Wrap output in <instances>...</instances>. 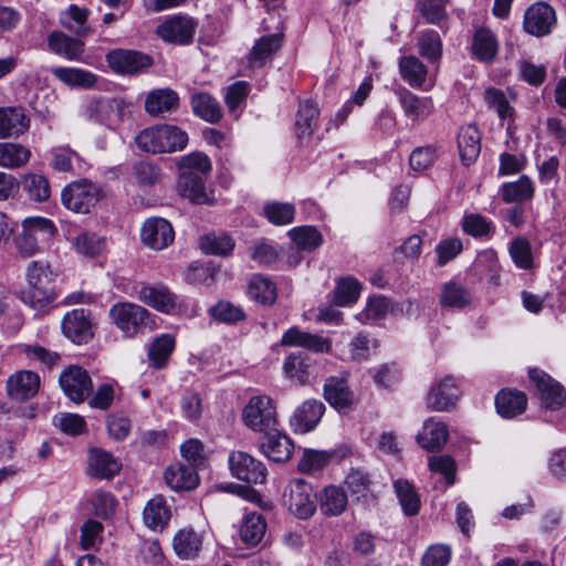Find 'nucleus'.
<instances>
[{
	"mask_svg": "<svg viewBox=\"0 0 566 566\" xmlns=\"http://www.w3.org/2000/svg\"><path fill=\"white\" fill-rule=\"evenodd\" d=\"M28 286L19 292V298L35 311H43L56 298L50 286L52 272L48 264L31 261L25 270Z\"/></svg>",
	"mask_w": 566,
	"mask_h": 566,
	"instance_id": "obj_1",
	"label": "nucleus"
},
{
	"mask_svg": "<svg viewBox=\"0 0 566 566\" xmlns=\"http://www.w3.org/2000/svg\"><path fill=\"white\" fill-rule=\"evenodd\" d=\"M57 229L53 221L44 217H28L22 221V230L15 237L18 252L29 258L34 255L56 234Z\"/></svg>",
	"mask_w": 566,
	"mask_h": 566,
	"instance_id": "obj_2",
	"label": "nucleus"
},
{
	"mask_svg": "<svg viewBox=\"0 0 566 566\" xmlns=\"http://www.w3.org/2000/svg\"><path fill=\"white\" fill-rule=\"evenodd\" d=\"M111 322L125 337H135L151 327L150 313L143 306L130 302H118L109 308Z\"/></svg>",
	"mask_w": 566,
	"mask_h": 566,
	"instance_id": "obj_3",
	"label": "nucleus"
},
{
	"mask_svg": "<svg viewBox=\"0 0 566 566\" xmlns=\"http://www.w3.org/2000/svg\"><path fill=\"white\" fill-rule=\"evenodd\" d=\"M244 424L255 432H268L277 427V413L273 399L266 395L253 396L243 408Z\"/></svg>",
	"mask_w": 566,
	"mask_h": 566,
	"instance_id": "obj_4",
	"label": "nucleus"
},
{
	"mask_svg": "<svg viewBox=\"0 0 566 566\" xmlns=\"http://www.w3.org/2000/svg\"><path fill=\"white\" fill-rule=\"evenodd\" d=\"M317 496L311 483L302 480H292L283 493V505L295 517L310 518L316 511Z\"/></svg>",
	"mask_w": 566,
	"mask_h": 566,
	"instance_id": "obj_5",
	"label": "nucleus"
},
{
	"mask_svg": "<svg viewBox=\"0 0 566 566\" xmlns=\"http://www.w3.org/2000/svg\"><path fill=\"white\" fill-rule=\"evenodd\" d=\"M99 199V188L88 179L72 181L61 192L62 205L76 213H88Z\"/></svg>",
	"mask_w": 566,
	"mask_h": 566,
	"instance_id": "obj_6",
	"label": "nucleus"
},
{
	"mask_svg": "<svg viewBox=\"0 0 566 566\" xmlns=\"http://www.w3.org/2000/svg\"><path fill=\"white\" fill-rule=\"evenodd\" d=\"M557 23L555 9L544 1L528 7L523 18V29L527 34L543 38L552 33Z\"/></svg>",
	"mask_w": 566,
	"mask_h": 566,
	"instance_id": "obj_7",
	"label": "nucleus"
},
{
	"mask_svg": "<svg viewBox=\"0 0 566 566\" xmlns=\"http://www.w3.org/2000/svg\"><path fill=\"white\" fill-rule=\"evenodd\" d=\"M64 394L74 402H83L93 390V381L88 373L76 365L64 369L59 378Z\"/></svg>",
	"mask_w": 566,
	"mask_h": 566,
	"instance_id": "obj_8",
	"label": "nucleus"
},
{
	"mask_svg": "<svg viewBox=\"0 0 566 566\" xmlns=\"http://www.w3.org/2000/svg\"><path fill=\"white\" fill-rule=\"evenodd\" d=\"M229 467L233 476L248 483L261 484L266 479V469L263 463L243 451L230 453Z\"/></svg>",
	"mask_w": 566,
	"mask_h": 566,
	"instance_id": "obj_9",
	"label": "nucleus"
},
{
	"mask_svg": "<svg viewBox=\"0 0 566 566\" xmlns=\"http://www.w3.org/2000/svg\"><path fill=\"white\" fill-rule=\"evenodd\" d=\"M109 67L124 75H133L142 72L153 64L149 55L135 50L116 49L107 53Z\"/></svg>",
	"mask_w": 566,
	"mask_h": 566,
	"instance_id": "obj_10",
	"label": "nucleus"
},
{
	"mask_svg": "<svg viewBox=\"0 0 566 566\" xmlns=\"http://www.w3.org/2000/svg\"><path fill=\"white\" fill-rule=\"evenodd\" d=\"M530 378L535 385L542 405L551 410L562 408L566 401V391L560 384L539 369H531Z\"/></svg>",
	"mask_w": 566,
	"mask_h": 566,
	"instance_id": "obj_11",
	"label": "nucleus"
},
{
	"mask_svg": "<svg viewBox=\"0 0 566 566\" xmlns=\"http://www.w3.org/2000/svg\"><path fill=\"white\" fill-rule=\"evenodd\" d=\"M197 23L192 18L174 15L157 28V34L165 42L188 44L192 42Z\"/></svg>",
	"mask_w": 566,
	"mask_h": 566,
	"instance_id": "obj_12",
	"label": "nucleus"
},
{
	"mask_svg": "<svg viewBox=\"0 0 566 566\" xmlns=\"http://www.w3.org/2000/svg\"><path fill=\"white\" fill-rule=\"evenodd\" d=\"M140 238L146 247L160 251L174 242L175 231L166 219L154 217L145 221Z\"/></svg>",
	"mask_w": 566,
	"mask_h": 566,
	"instance_id": "obj_13",
	"label": "nucleus"
},
{
	"mask_svg": "<svg viewBox=\"0 0 566 566\" xmlns=\"http://www.w3.org/2000/svg\"><path fill=\"white\" fill-rule=\"evenodd\" d=\"M460 398V389L452 376H447L431 386L427 406L434 411L451 410Z\"/></svg>",
	"mask_w": 566,
	"mask_h": 566,
	"instance_id": "obj_14",
	"label": "nucleus"
},
{
	"mask_svg": "<svg viewBox=\"0 0 566 566\" xmlns=\"http://www.w3.org/2000/svg\"><path fill=\"white\" fill-rule=\"evenodd\" d=\"M62 332L75 344L87 343L93 337L90 313L84 308L67 312L62 321Z\"/></svg>",
	"mask_w": 566,
	"mask_h": 566,
	"instance_id": "obj_15",
	"label": "nucleus"
},
{
	"mask_svg": "<svg viewBox=\"0 0 566 566\" xmlns=\"http://www.w3.org/2000/svg\"><path fill=\"white\" fill-rule=\"evenodd\" d=\"M40 387V377L32 370H18L7 379V394L17 401L33 398Z\"/></svg>",
	"mask_w": 566,
	"mask_h": 566,
	"instance_id": "obj_16",
	"label": "nucleus"
},
{
	"mask_svg": "<svg viewBox=\"0 0 566 566\" xmlns=\"http://www.w3.org/2000/svg\"><path fill=\"white\" fill-rule=\"evenodd\" d=\"M323 395L325 400L339 412L349 410L355 402L354 392L345 377H328L323 387Z\"/></svg>",
	"mask_w": 566,
	"mask_h": 566,
	"instance_id": "obj_17",
	"label": "nucleus"
},
{
	"mask_svg": "<svg viewBox=\"0 0 566 566\" xmlns=\"http://www.w3.org/2000/svg\"><path fill=\"white\" fill-rule=\"evenodd\" d=\"M262 433L263 438L260 448L268 459L280 463L291 458L294 444L285 433L281 432L276 427L274 430Z\"/></svg>",
	"mask_w": 566,
	"mask_h": 566,
	"instance_id": "obj_18",
	"label": "nucleus"
},
{
	"mask_svg": "<svg viewBox=\"0 0 566 566\" xmlns=\"http://www.w3.org/2000/svg\"><path fill=\"white\" fill-rule=\"evenodd\" d=\"M325 412V406L316 399H308L296 408L290 419V423L295 432L306 433L312 431Z\"/></svg>",
	"mask_w": 566,
	"mask_h": 566,
	"instance_id": "obj_19",
	"label": "nucleus"
},
{
	"mask_svg": "<svg viewBox=\"0 0 566 566\" xmlns=\"http://www.w3.org/2000/svg\"><path fill=\"white\" fill-rule=\"evenodd\" d=\"M281 345L302 347L313 353H329L332 349L329 338L301 331L297 327H291L284 333Z\"/></svg>",
	"mask_w": 566,
	"mask_h": 566,
	"instance_id": "obj_20",
	"label": "nucleus"
},
{
	"mask_svg": "<svg viewBox=\"0 0 566 566\" xmlns=\"http://www.w3.org/2000/svg\"><path fill=\"white\" fill-rule=\"evenodd\" d=\"M138 298L153 308L171 314L178 306V296L166 286H143Z\"/></svg>",
	"mask_w": 566,
	"mask_h": 566,
	"instance_id": "obj_21",
	"label": "nucleus"
},
{
	"mask_svg": "<svg viewBox=\"0 0 566 566\" xmlns=\"http://www.w3.org/2000/svg\"><path fill=\"white\" fill-rule=\"evenodd\" d=\"M282 46V35L274 33L258 39L251 48L247 61L251 69H261Z\"/></svg>",
	"mask_w": 566,
	"mask_h": 566,
	"instance_id": "obj_22",
	"label": "nucleus"
},
{
	"mask_svg": "<svg viewBox=\"0 0 566 566\" xmlns=\"http://www.w3.org/2000/svg\"><path fill=\"white\" fill-rule=\"evenodd\" d=\"M458 148L467 166L476 160L481 151V133L474 124L461 126L458 133Z\"/></svg>",
	"mask_w": 566,
	"mask_h": 566,
	"instance_id": "obj_23",
	"label": "nucleus"
},
{
	"mask_svg": "<svg viewBox=\"0 0 566 566\" xmlns=\"http://www.w3.org/2000/svg\"><path fill=\"white\" fill-rule=\"evenodd\" d=\"M30 127V119L19 107L0 108V138L18 137Z\"/></svg>",
	"mask_w": 566,
	"mask_h": 566,
	"instance_id": "obj_24",
	"label": "nucleus"
},
{
	"mask_svg": "<svg viewBox=\"0 0 566 566\" xmlns=\"http://www.w3.org/2000/svg\"><path fill=\"white\" fill-rule=\"evenodd\" d=\"M449 439V430L444 422L434 418L428 419L422 427V431L417 436V441L421 448L429 452L441 450Z\"/></svg>",
	"mask_w": 566,
	"mask_h": 566,
	"instance_id": "obj_25",
	"label": "nucleus"
},
{
	"mask_svg": "<svg viewBox=\"0 0 566 566\" xmlns=\"http://www.w3.org/2000/svg\"><path fill=\"white\" fill-rule=\"evenodd\" d=\"M49 49L70 61H80L84 53V42L72 38L61 31H53L48 35Z\"/></svg>",
	"mask_w": 566,
	"mask_h": 566,
	"instance_id": "obj_26",
	"label": "nucleus"
},
{
	"mask_svg": "<svg viewBox=\"0 0 566 566\" xmlns=\"http://www.w3.org/2000/svg\"><path fill=\"white\" fill-rule=\"evenodd\" d=\"M164 479L166 484L175 491H189L199 483L196 469L182 463L168 467L164 473Z\"/></svg>",
	"mask_w": 566,
	"mask_h": 566,
	"instance_id": "obj_27",
	"label": "nucleus"
},
{
	"mask_svg": "<svg viewBox=\"0 0 566 566\" xmlns=\"http://www.w3.org/2000/svg\"><path fill=\"white\" fill-rule=\"evenodd\" d=\"M170 516V507L163 495L150 499L143 512L144 523L154 531H161L168 524Z\"/></svg>",
	"mask_w": 566,
	"mask_h": 566,
	"instance_id": "obj_28",
	"label": "nucleus"
},
{
	"mask_svg": "<svg viewBox=\"0 0 566 566\" xmlns=\"http://www.w3.org/2000/svg\"><path fill=\"white\" fill-rule=\"evenodd\" d=\"M120 462L109 452L92 449L90 453V473L99 479H111L120 471Z\"/></svg>",
	"mask_w": 566,
	"mask_h": 566,
	"instance_id": "obj_29",
	"label": "nucleus"
},
{
	"mask_svg": "<svg viewBox=\"0 0 566 566\" xmlns=\"http://www.w3.org/2000/svg\"><path fill=\"white\" fill-rule=\"evenodd\" d=\"M348 505L346 492L337 485H328L319 495V510L325 516H339Z\"/></svg>",
	"mask_w": 566,
	"mask_h": 566,
	"instance_id": "obj_30",
	"label": "nucleus"
},
{
	"mask_svg": "<svg viewBox=\"0 0 566 566\" xmlns=\"http://www.w3.org/2000/svg\"><path fill=\"white\" fill-rule=\"evenodd\" d=\"M527 398L522 391L502 389L495 397V406L503 418H514L525 411Z\"/></svg>",
	"mask_w": 566,
	"mask_h": 566,
	"instance_id": "obj_31",
	"label": "nucleus"
},
{
	"mask_svg": "<svg viewBox=\"0 0 566 566\" xmlns=\"http://www.w3.org/2000/svg\"><path fill=\"white\" fill-rule=\"evenodd\" d=\"M398 95L405 114L412 119H424L433 112L431 97L417 96L406 88H401Z\"/></svg>",
	"mask_w": 566,
	"mask_h": 566,
	"instance_id": "obj_32",
	"label": "nucleus"
},
{
	"mask_svg": "<svg viewBox=\"0 0 566 566\" xmlns=\"http://www.w3.org/2000/svg\"><path fill=\"white\" fill-rule=\"evenodd\" d=\"M178 94L170 88H159L150 92L145 101V109L151 116H159L177 108Z\"/></svg>",
	"mask_w": 566,
	"mask_h": 566,
	"instance_id": "obj_33",
	"label": "nucleus"
},
{
	"mask_svg": "<svg viewBox=\"0 0 566 566\" xmlns=\"http://www.w3.org/2000/svg\"><path fill=\"white\" fill-rule=\"evenodd\" d=\"M439 303L442 307L462 310L472 303V294L462 284L450 281L442 285Z\"/></svg>",
	"mask_w": 566,
	"mask_h": 566,
	"instance_id": "obj_34",
	"label": "nucleus"
},
{
	"mask_svg": "<svg viewBox=\"0 0 566 566\" xmlns=\"http://www.w3.org/2000/svg\"><path fill=\"white\" fill-rule=\"evenodd\" d=\"M318 108L311 101L301 102L295 116V135L298 140L310 138L317 127Z\"/></svg>",
	"mask_w": 566,
	"mask_h": 566,
	"instance_id": "obj_35",
	"label": "nucleus"
},
{
	"mask_svg": "<svg viewBox=\"0 0 566 566\" xmlns=\"http://www.w3.org/2000/svg\"><path fill=\"white\" fill-rule=\"evenodd\" d=\"M175 344V337L171 334H161L156 337L148 346L149 365L156 369L164 368L174 352Z\"/></svg>",
	"mask_w": 566,
	"mask_h": 566,
	"instance_id": "obj_36",
	"label": "nucleus"
},
{
	"mask_svg": "<svg viewBox=\"0 0 566 566\" xmlns=\"http://www.w3.org/2000/svg\"><path fill=\"white\" fill-rule=\"evenodd\" d=\"M22 188L33 202H45L51 197V185L42 174L29 172L22 176Z\"/></svg>",
	"mask_w": 566,
	"mask_h": 566,
	"instance_id": "obj_37",
	"label": "nucleus"
},
{
	"mask_svg": "<svg viewBox=\"0 0 566 566\" xmlns=\"http://www.w3.org/2000/svg\"><path fill=\"white\" fill-rule=\"evenodd\" d=\"M172 545L179 557L184 559L193 558L201 549L202 537L192 528H184L175 535Z\"/></svg>",
	"mask_w": 566,
	"mask_h": 566,
	"instance_id": "obj_38",
	"label": "nucleus"
},
{
	"mask_svg": "<svg viewBox=\"0 0 566 566\" xmlns=\"http://www.w3.org/2000/svg\"><path fill=\"white\" fill-rule=\"evenodd\" d=\"M191 107L197 116L209 123H218L222 117L218 101L205 92H198L191 96Z\"/></svg>",
	"mask_w": 566,
	"mask_h": 566,
	"instance_id": "obj_39",
	"label": "nucleus"
},
{
	"mask_svg": "<svg viewBox=\"0 0 566 566\" xmlns=\"http://www.w3.org/2000/svg\"><path fill=\"white\" fill-rule=\"evenodd\" d=\"M178 188L180 195L192 202L203 203L207 200L205 180L193 171L179 175Z\"/></svg>",
	"mask_w": 566,
	"mask_h": 566,
	"instance_id": "obj_40",
	"label": "nucleus"
},
{
	"mask_svg": "<svg viewBox=\"0 0 566 566\" xmlns=\"http://www.w3.org/2000/svg\"><path fill=\"white\" fill-rule=\"evenodd\" d=\"M401 77L415 88H421L426 82L428 70L415 55L402 56L399 60Z\"/></svg>",
	"mask_w": 566,
	"mask_h": 566,
	"instance_id": "obj_41",
	"label": "nucleus"
},
{
	"mask_svg": "<svg viewBox=\"0 0 566 566\" xmlns=\"http://www.w3.org/2000/svg\"><path fill=\"white\" fill-rule=\"evenodd\" d=\"M472 53L482 62H490L495 57L497 53V41L489 29L480 28L474 32Z\"/></svg>",
	"mask_w": 566,
	"mask_h": 566,
	"instance_id": "obj_42",
	"label": "nucleus"
},
{
	"mask_svg": "<svg viewBox=\"0 0 566 566\" xmlns=\"http://www.w3.org/2000/svg\"><path fill=\"white\" fill-rule=\"evenodd\" d=\"M31 158V151L18 143H0V166L15 169L25 166Z\"/></svg>",
	"mask_w": 566,
	"mask_h": 566,
	"instance_id": "obj_43",
	"label": "nucleus"
},
{
	"mask_svg": "<svg viewBox=\"0 0 566 566\" xmlns=\"http://www.w3.org/2000/svg\"><path fill=\"white\" fill-rule=\"evenodd\" d=\"M123 102L118 99H93L86 106L88 118L108 125L112 122L113 113L120 117Z\"/></svg>",
	"mask_w": 566,
	"mask_h": 566,
	"instance_id": "obj_44",
	"label": "nucleus"
},
{
	"mask_svg": "<svg viewBox=\"0 0 566 566\" xmlns=\"http://www.w3.org/2000/svg\"><path fill=\"white\" fill-rule=\"evenodd\" d=\"M266 523L259 513H248L240 526V538L247 545H256L265 534Z\"/></svg>",
	"mask_w": 566,
	"mask_h": 566,
	"instance_id": "obj_45",
	"label": "nucleus"
},
{
	"mask_svg": "<svg viewBox=\"0 0 566 566\" xmlns=\"http://www.w3.org/2000/svg\"><path fill=\"white\" fill-rule=\"evenodd\" d=\"M394 488L403 513L407 516L417 515L420 510V497L413 485L407 480L399 479L395 481Z\"/></svg>",
	"mask_w": 566,
	"mask_h": 566,
	"instance_id": "obj_46",
	"label": "nucleus"
},
{
	"mask_svg": "<svg viewBox=\"0 0 566 566\" xmlns=\"http://www.w3.org/2000/svg\"><path fill=\"white\" fill-rule=\"evenodd\" d=\"M248 294L263 305H271L276 300V286L270 279L258 274L249 283Z\"/></svg>",
	"mask_w": 566,
	"mask_h": 566,
	"instance_id": "obj_47",
	"label": "nucleus"
},
{
	"mask_svg": "<svg viewBox=\"0 0 566 566\" xmlns=\"http://www.w3.org/2000/svg\"><path fill=\"white\" fill-rule=\"evenodd\" d=\"M52 73L56 78L70 86L90 88L96 83V76L93 73L81 69L57 67Z\"/></svg>",
	"mask_w": 566,
	"mask_h": 566,
	"instance_id": "obj_48",
	"label": "nucleus"
},
{
	"mask_svg": "<svg viewBox=\"0 0 566 566\" xmlns=\"http://www.w3.org/2000/svg\"><path fill=\"white\" fill-rule=\"evenodd\" d=\"M289 235L296 248L304 251H312L318 248L323 242L319 231L312 226H302L289 231Z\"/></svg>",
	"mask_w": 566,
	"mask_h": 566,
	"instance_id": "obj_49",
	"label": "nucleus"
},
{
	"mask_svg": "<svg viewBox=\"0 0 566 566\" xmlns=\"http://www.w3.org/2000/svg\"><path fill=\"white\" fill-rule=\"evenodd\" d=\"M161 149L164 153L180 151L188 144V134L174 125H159Z\"/></svg>",
	"mask_w": 566,
	"mask_h": 566,
	"instance_id": "obj_50",
	"label": "nucleus"
},
{
	"mask_svg": "<svg viewBox=\"0 0 566 566\" xmlns=\"http://www.w3.org/2000/svg\"><path fill=\"white\" fill-rule=\"evenodd\" d=\"M265 218L274 226H286L293 222L295 207L287 202L269 201L263 206Z\"/></svg>",
	"mask_w": 566,
	"mask_h": 566,
	"instance_id": "obj_51",
	"label": "nucleus"
},
{
	"mask_svg": "<svg viewBox=\"0 0 566 566\" xmlns=\"http://www.w3.org/2000/svg\"><path fill=\"white\" fill-rule=\"evenodd\" d=\"M534 195V188L528 177L522 176L514 182L502 186V196L505 202H521L528 200Z\"/></svg>",
	"mask_w": 566,
	"mask_h": 566,
	"instance_id": "obj_52",
	"label": "nucleus"
},
{
	"mask_svg": "<svg viewBox=\"0 0 566 566\" xmlns=\"http://www.w3.org/2000/svg\"><path fill=\"white\" fill-rule=\"evenodd\" d=\"M200 248L206 254L214 255H229L233 248L234 242L228 234H206L200 239Z\"/></svg>",
	"mask_w": 566,
	"mask_h": 566,
	"instance_id": "obj_53",
	"label": "nucleus"
},
{
	"mask_svg": "<svg viewBox=\"0 0 566 566\" xmlns=\"http://www.w3.org/2000/svg\"><path fill=\"white\" fill-rule=\"evenodd\" d=\"M418 48L420 55L431 62L438 61L441 57L442 42L440 35L433 30H428L419 34Z\"/></svg>",
	"mask_w": 566,
	"mask_h": 566,
	"instance_id": "obj_54",
	"label": "nucleus"
},
{
	"mask_svg": "<svg viewBox=\"0 0 566 566\" xmlns=\"http://www.w3.org/2000/svg\"><path fill=\"white\" fill-rule=\"evenodd\" d=\"M344 483L352 496L357 500L365 499L370 492L371 480L368 473L360 469H352Z\"/></svg>",
	"mask_w": 566,
	"mask_h": 566,
	"instance_id": "obj_55",
	"label": "nucleus"
},
{
	"mask_svg": "<svg viewBox=\"0 0 566 566\" xmlns=\"http://www.w3.org/2000/svg\"><path fill=\"white\" fill-rule=\"evenodd\" d=\"M178 169L180 174H187V171H193L198 175H206L211 170V161L209 157L201 153L195 151L189 155L182 156L178 160Z\"/></svg>",
	"mask_w": 566,
	"mask_h": 566,
	"instance_id": "obj_56",
	"label": "nucleus"
},
{
	"mask_svg": "<svg viewBox=\"0 0 566 566\" xmlns=\"http://www.w3.org/2000/svg\"><path fill=\"white\" fill-rule=\"evenodd\" d=\"M448 0H417V9L430 24H440L447 18Z\"/></svg>",
	"mask_w": 566,
	"mask_h": 566,
	"instance_id": "obj_57",
	"label": "nucleus"
},
{
	"mask_svg": "<svg viewBox=\"0 0 566 566\" xmlns=\"http://www.w3.org/2000/svg\"><path fill=\"white\" fill-rule=\"evenodd\" d=\"M360 293V285L354 277H346L338 281L335 289V301L339 306L355 303Z\"/></svg>",
	"mask_w": 566,
	"mask_h": 566,
	"instance_id": "obj_58",
	"label": "nucleus"
},
{
	"mask_svg": "<svg viewBox=\"0 0 566 566\" xmlns=\"http://www.w3.org/2000/svg\"><path fill=\"white\" fill-rule=\"evenodd\" d=\"M159 125L142 130L135 138L139 149L151 154H163Z\"/></svg>",
	"mask_w": 566,
	"mask_h": 566,
	"instance_id": "obj_59",
	"label": "nucleus"
},
{
	"mask_svg": "<svg viewBox=\"0 0 566 566\" xmlns=\"http://www.w3.org/2000/svg\"><path fill=\"white\" fill-rule=\"evenodd\" d=\"M510 254L516 266L528 270L533 265L531 244L526 239L517 238L510 245Z\"/></svg>",
	"mask_w": 566,
	"mask_h": 566,
	"instance_id": "obj_60",
	"label": "nucleus"
},
{
	"mask_svg": "<svg viewBox=\"0 0 566 566\" xmlns=\"http://www.w3.org/2000/svg\"><path fill=\"white\" fill-rule=\"evenodd\" d=\"M484 99L489 107L496 111L501 119L513 116V108L502 91L490 87L484 92Z\"/></svg>",
	"mask_w": 566,
	"mask_h": 566,
	"instance_id": "obj_61",
	"label": "nucleus"
},
{
	"mask_svg": "<svg viewBox=\"0 0 566 566\" xmlns=\"http://www.w3.org/2000/svg\"><path fill=\"white\" fill-rule=\"evenodd\" d=\"M428 465L431 471L442 474L448 485L454 483L457 465L450 455H432L429 458Z\"/></svg>",
	"mask_w": 566,
	"mask_h": 566,
	"instance_id": "obj_62",
	"label": "nucleus"
},
{
	"mask_svg": "<svg viewBox=\"0 0 566 566\" xmlns=\"http://www.w3.org/2000/svg\"><path fill=\"white\" fill-rule=\"evenodd\" d=\"M103 525L94 520H88L81 527L80 545L83 549L95 548L102 542Z\"/></svg>",
	"mask_w": 566,
	"mask_h": 566,
	"instance_id": "obj_63",
	"label": "nucleus"
},
{
	"mask_svg": "<svg viewBox=\"0 0 566 566\" xmlns=\"http://www.w3.org/2000/svg\"><path fill=\"white\" fill-rule=\"evenodd\" d=\"M451 558L448 545H431L422 556V566H447Z\"/></svg>",
	"mask_w": 566,
	"mask_h": 566,
	"instance_id": "obj_64",
	"label": "nucleus"
}]
</instances>
